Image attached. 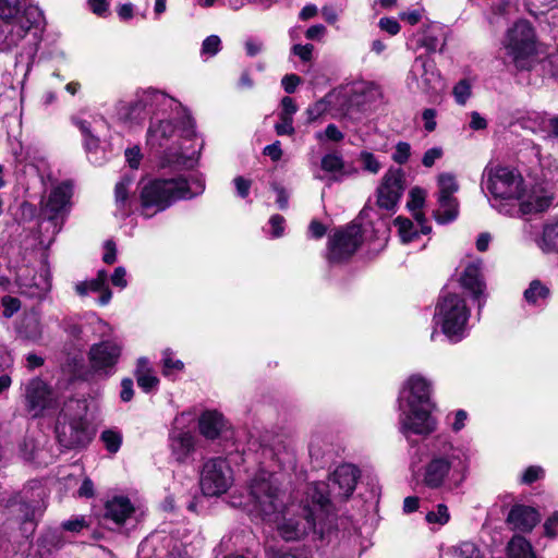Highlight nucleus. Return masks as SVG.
Returning <instances> with one entry per match:
<instances>
[{
	"label": "nucleus",
	"instance_id": "f257e3e1",
	"mask_svg": "<svg viewBox=\"0 0 558 558\" xmlns=\"http://www.w3.org/2000/svg\"><path fill=\"white\" fill-rule=\"evenodd\" d=\"M465 451L444 437H437L430 449V458L424 466L423 483L428 488L441 487L450 476L462 481L468 469Z\"/></svg>",
	"mask_w": 558,
	"mask_h": 558
},
{
	"label": "nucleus",
	"instance_id": "f03ea898",
	"mask_svg": "<svg viewBox=\"0 0 558 558\" xmlns=\"http://www.w3.org/2000/svg\"><path fill=\"white\" fill-rule=\"evenodd\" d=\"M196 190H192L186 179H156L146 183L140 193L141 211L145 218L169 208L174 202L192 198L204 191V182L194 179Z\"/></svg>",
	"mask_w": 558,
	"mask_h": 558
},
{
	"label": "nucleus",
	"instance_id": "7ed1b4c3",
	"mask_svg": "<svg viewBox=\"0 0 558 558\" xmlns=\"http://www.w3.org/2000/svg\"><path fill=\"white\" fill-rule=\"evenodd\" d=\"M335 530L336 513L318 511L312 500L307 499V492L300 506V512L278 523L280 536L288 542L302 539L308 535L323 541Z\"/></svg>",
	"mask_w": 558,
	"mask_h": 558
},
{
	"label": "nucleus",
	"instance_id": "20e7f679",
	"mask_svg": "<svg viewBox=\"0 0 558 558\" xmlns=\"http://www.w3.org/2000/svg\"><path fill=\"white\" fill-rule=\"evenodd\" d=\"M359 477L360 471L355 465L341 464L329 475L327 483L315 482L307 486V499L318 511L335 513L331 500H347L353 494Z\"/></svg>",
	"mask_w": 558,
	"mask_h": 558
},
{
	"label": "nucleus",
	"instance_id": "39448f33",
	"mask_svg": "<svg viewBox=\"0 0 558 558\" xmlns=\"http://www.w3.org/2000/svg\"><path fill=\"white\" fill-rule=\"evenodd\" d=\"M250 511L263 521L278 523L286 508L284 493L280 488L275 474L265 470L258 471L248 485Z\"/></svg>",
	"mask_w": 558,
	"mask_h": 558
},
{
	"label": "nucleus",
	"instance_id": "423d86ee",
	"mask_svg": "<svg viewBox=\"0 0 558 558\" xmlns=\"http://www.w3.org/2000/svg\"><path fill=\"white\" fill-rule=\"evenodd\" d=\"M85 405L82 401L70 399L64 402L56 422V436L61 447L76 449L88 444L89 437L84 421Z\"/></svg>",
	"mask_w": 558,
	"mask_h": 558
},
{
	"label": "nucleus",
	"instance_id": "0eeeda50",
	"mask_svg": "<svg viewBox=\"0 0 558 558\" xmlns=\"http://www.w3.org/2000/svg\"><path fill=\"white\" fill-rule=\"evenodd\" d=\"M179 106L178 101L156 89H145L136 94L134 101L120 109V116L131 122L141 123L147 117L150 121L159 113L166 114Z\"/></svg>",
	"mask_w": 558,
	"mask_h": 558
},
{
	"label": "nucleus",
	"instance_id": "6e6552de",
	"mask_svg": "<svg viewBox=\"0 0 558 558\" xmlns=\"http://www.w3.org/2000/svg\"><path fill=\"white\" fill-rule=\"evenodd\" d=\"M470 311L464 299L457 293H444L437 304L436 318L442 332L452 341L463 337Z\"/></svg>",
	"mask_w": 558,
	"mask_h": 558
},
{
	"label": "nucleus",
	"instance_id": "1a4fd4ad",
	"mask_svg": "<svg viewBox=\"0 0 558 558\" xmlns=\"http://www.w3.org/2000/svg\"><path fill=\"white\" fill-rule=\"evenodd\" d=\"M232 470L223 458L208 459L201 470L199 485L204 495L219 496L232 484Z\"/></svg>",
	"mask_w": 558,
	"mask_h": 558
},
{
	"label": "nucleus",
	"instance_id": "9d476101",
	"mask_svg": "<svg viewBox=\"0 0 558 558\" xmlns=\"http://www.w3.org/2000/svg\"><path fill=\"white\" fill-rule=\"evenodd\" d=\"M363 242L361 226L349 225L337 230L328 241L327 259L329 263H341L349 259Z\"/></svg>",
	"mask_w": 558,
	"mask_h": 558
},
{
	"label": "nucleus",
	"instance_id": "9b49d317",
	"mask_svg": "<svg viewBox=\"0 0 558 558\" xmlns=\"http://www.w3.org/2000/svg\"><path fill=\"white\" fill-rule=\"evenodd\" d=\"M409 84L415 83L417 88L433 96L440 95L446 89V84L435 64L420 56L415 59L408 76Z\"/></svg>",
	"mask_w": 558,
	"mask_h": 558
},
{
	"label": "nucleus",
	"instance_id": "f8f14e48",
	"mask_svg": "<svg viewBox=\"0 0 558 558\" xmlns=\"http://www.w3.org/2000/svg\"><path fill=\"white\" fill-rule=\"evenodd\" d=\"M121 355V347L112 340L95 343L88 352L90 369L101 376L109 377L114 373V367Z\"/></svg>",
	"mask_w": 558,
	"mask_h": 558
},
{
	"label": "nucleus",
	"instance_id": "ddd939ff",
	"mask_svg": "<svg viewBox=\"0 0 558 558\" xmlns=\"http://www.w3.org/2000/svg\"><path fill=\"white\" fill-rule=\"evenodd\" d=\"M43 495L44 489L40 486L25 487L22 492L13 495L7 502V507H15L20 513L24 533L33 534L35 531V509Z\"/></svg>",
	"mask_w": 558,
	"mask_h": 558
},
{
	"label": "nucleus",
	"instance_id": "4468645a",
	"mask_svg": "<svg viewBox=\"0 0 558 558\" xmlns=\"http://www.w3.org/2000/svg\"><path fill=\"white\" fill-rule=\"evenodd\" d=\"M523 179L510 168H498L490 174V195L505 201L520 199L523 195Z\"/></svg>",
	"mask_w": 558,
	"mask_h": 558
},
{
	"label": "nucleus",
	"instance_id": "2eb2a0df",
	"mask_svg": "<svg viewBox=\"0 0 558 558\" xmlns=\"http://www.w3.org/2000/svg\"><path fill=\"white\" fill-rule=\"evenodd\" d=\"M434 407H409V411L400 414V432L409 436L429 435L436 429V421L430 412Z\"/></svg>",
	"mask_w": 558,
	"mask_h": 558
},
{
	"label": "nucleus",
	"instance_id": "dca6fc26",
	"mask_svg": "<svg viewBox=\"0 0 558 558\" xmlns=\"http://www.w3.org/2000/svg\"><path fill=\"white\" fill-rule=\"evenodd\" d=\"M24 397L26 409L34 417L40 416L45 410L57 405L53 391L38 377L25 384Z\"/></svg>",
	"mask_w": 558,
	"mask_h": 558
},
{
	"label": "nucleus",
	"instance_id": "f3484780",
	"mask_svg": "<svg viewBox=\"0 0 558 558\" xmlns=\"http://www.w3.org/2000/svg\"><path fill=\"white\" fill-rule=\"evenodd\" d=\"M21 294L31 299L43 300L51 290V275L47 267H41L38 271L24 269L17 275Z\"/></svg>",
	"mask_w": 558,
	"mask_h": 558
},
{
	"label": "nucleus",
	"instance_id": "a211bd4d",
	"mask_svg": "<svg viewBox=\"0 0 558 558\" xmlns=\"http://www.w3.org/2000/svg\"><path fill=\"white\" fill-rule=\"evenodd\" d=\"M404 173L401 169H389L377 189V205L391 210L400 201L404 191Z\"/></svg>",
	"mask_w": 558,
	"mask_h": 558
},
{
	"label": "nucleus",
	"instance_id": "6ab92c4d",
	"mask_svg": "<svg viewBox=\"0 0 558 558\" xmlns=\"http://www.w3.org/2000/svg\"><path fill=\"white\" fill-rule=\"evenodd\" d=\"M507 49L515 66L521 70L531 69L539 57L535 37H511Z\"/></svg>",
	"mask_w": 558,
	"mask_h": 558
},
{
	"label": "nucleus",
	"instance_id": "aec40b11",
	"mask_svg": "<svg viewBox=\"0 0 558 558\" xmlns=\"http://www.w3.org/2000/svg\"><path fill=\"white\" fill-rule=\"evenodd\" d=\"M46 19L43 11L36 5H27L16 15L10 25L8 35H43L46 29Z\"/></svg>",
	"mask_w": 558,
	"mask_h": 558
},
{
	"label": "nucleus",
	"instance_id": "412c9836",
	"mask_svg": "<svg viewBox=\"0 0 558 558\" xmlns=\"http://www.w3.org/2000/svg\"><path fill=\"white\" fill-rule=\"evenodd\" d=\"M483 267V260H473L466 265L460 277L461 286L472 294L474 300L478 301V312H481L484 306V302L482 303L480 298L483 295L486 288Z\"/></svg>",
	"mask_w": 558,
	"mask_h": 558
},
{
	"label": "nucleus",
	"instance_id": "4be33fe9",
	"mask_svg": "<svg viewBox=\"0 0 558 558\" xmlns=\"http://www.w3.org/2000/svg\"><path fill=\"white\" fill-rule=\"evenodd\" d=\"M541 513L537 509L526 505H514L510 509L506 522L511 530L530 533L539 523Z\"/></svg>",
	"mask_w": 558,
	"mask_h": 558
},
{
	"label": "nucleus",
	"instance_id": "5701e85b",
	"mask_svg": "<svg viewBox=\"0 0 558 558\" xmlns=\"http://www.w3.org/2000/svg\"><path fill=\"white\" fill-rule=\"evenodd\" d=\"M72 196V185L70 182H62L54 186L48 197L46 210L49 213V220H57L66 210Z\"/></svg>",
	"mask_w": 558,
	"mask_h": 558
},
{
	"label": "nucleus",
	"instance_id": "b1692460",
	"mask_svg": "<svg viewBox=\"0 0 558 558\" xmlns=\"http://www.w3.org/2000/svg\"><path fill=\"white\" fill-rule=\"evenodd\" d=\"M409 397L407 399L409 407H434L430 401V383L421 375H412L408 381Z\"/></svg>",
	"mask_w": 558,
	"mask_h": 558
},
{
	"label": "nucleus",
	"instance_id": "393cba45",
	"mask_svg": "<svg viewBox=\"0 0 558 558\" xmlns=\"http://www.w3.org/2000/svg\"><path fill=\"white\" fill-rule=\"evenodd\" d=\"M169 110L166 114L159 113L157 118L150 121L147 131V140L153 146L161 147L163 142L168 141L174 133V124L168 118Z\"/></svg>",
	"mask_w": 558,
	"mask_h": 558
},
{
	"label": "nucleus",
	"instance_id": "a878e982",
	"mask_svg": "<svg viewBox=\"0 0 558 558\" xmlns=\"http://www.w3.org/2000/svg\"><path fill=\"white\" fill-rule=\"evenodd\" d=\"M134 512V507L126 497H113L105 507V519L112 521L116 526L122 525Z\"/></svg>",
	"mask_w": 558,
	"mask_h": 558
},
{
	"label": "nucleus",
	"instance_id": "bb28decb",
	"mask_svg": "<svg viewBox=\"0 0 558 558\" xmlns=\"http://www.w3.org/2000/svg\"><path fill=\"white\" fill-rule=\"evenodd\" d=\"M170 448L174 459L183 463L195 449L194 436L189 432H173L170 435Z\"/></svg>",
	"mask_w": 558,
	"mask_h": 558
},
{
	"label": "nucleus",
	"instance_id": "cd10ccee",
	"mask_svg": "<svg viewBox=\"0 0 558 558\" xmlns=\"http://www.w3.org/2000/svg\"><path fill=\"white\" fill-rule=\"evenodd\" d=\"M223 426V416L217 411H205L198 420L201 434L210 440L216 439L220 435Z\"/></svg>",
	"mask_w": 558,
	"mask_h": 558
},
{
	"label": "nucleus",
	"instance_id": "c85d7f7f",
	"mask_svg": "<svg viewBox=\"0 0 558 558\" xmlns=\"http://www.w3.org/2000/svg\"><path fill=\"white\" fill-rule=\"evenodd\" d=\"M320 167L324 171L332 173L333 181H340L344 177L356 173V169L347 170L345 162L339 151H332L323 156Z\"/></svg>",
	"mask_w": 558,
	"mask_h": 558
},
{
	"label": "nucleus",
	"instance_id": "c756f323",
	"mask_svg": "<svg viewBox=\"0 0 558 558\" xmlns=\"http://www.w3.org/2000/svg\"><path fill=\"white\" fill-rule=\"evenodd\" d=\"M425 196L426 192L425 190L421 187H413L409 193V201L407 203V207L409 210L413 213V218L421 225L422 229L421 232L423 234H427L430 232L432 228L428 226H425V215L421 211V208L423 207L425 203Z\"/></svg>",
	"mask_w": 558,
	"mask_h": 558
},
{
	"label": "nucleus",
	"instance_id": "7c9ffc66",
	"mask_svg": "<svg viewBox=\"0 0 558 558\" xmlns=\"http://www.w3.org/2000/svg\"><path fill=\"white\" fill-rule=\"evenodd\" d=\"M506 554L508 558H537L531 542L520 534L510 538Z\"/></svg>",
	"mask_w": 558,
	"mask_h": 558
},
{
	"label": "nucleus",
	"instance_id": "2f4dec72",
	"mask_svg": "<svg viewBox=\"0 0 558 558\" xmlns=\"http://www.w3.org/2000/svg\"><path fill=\"white\" fill-rule=\"evenodd\" d=\"M135 377L138 387L145 392L156 389L159 384V379L153 374L148 366V360L145 357L138 359Z\"/></svg>",
	"mask_w": 558,
	"mask_h": 558
},
{
	"label": "nucleus",
	"instance_id": "473e14b6",
	"mask_svg": "<svg viewBox=\"0 0 558 558\" xmlns=\"http://www.w3.org/2000/svg\"><path fill=\"white\" fill-rule=\"evenodd\" d=\"M439 208L434 211L435 220L440 225L454 221L459 216V202L457 198H437Z\"/></svg>",
	"mask_w": 558,
	"mask_h": 558
},
{
	"label": "nucleus",
	"instance_id": "72a5a7b5",
	"mask_svg": "<svg viewBox=\"0 0 558 558\" xmlns=\"http://www.w3.org/2000/svg\"><path fill=\"white\" fill-rule=\"evenodd\" d=\"M19 333L24 339L37 341L41 338V326L36 315H26L19 326Z\"/></svg>",
	"mask_w": 558,
	"mask_h": 558
},
{
	"label": "nucleus",
	"instance_id": "f704fd0d",
	"mask_svg": "<svg viewBox=\"0 0 558 558\" xmlns=\"http://www.w3.org/2000/svg\"><path fill=\"white\" fill-rule=\"evenodd\" d=\"M438 194L437 198H456L454 194L459 190L456 177L451 173H440L438 175Z\"/></svg>",
	"mask_w": 558,
	"mask_h": 558
},
{
	"label": "nucleus",
	"instance_id": "c9c22d12",
	"mask_svg": "<svg viewBox=\"0 0 558 558\" xmlns=\"http://www.w3.org/2000/svg\"><path fill=\"white\" fill-rule=\"evenodd\" d=\"M73 124L81 131L84 137V147L87 151L98 148L99 138L92 133L90 123L80 118H72Z\"/></svg>",
	"mask_w": 558,
	"mask_h": 558
},
{
	"label": "nucleus",
	"instance_id": "e433bc0d",
	"mask_svg": "<svg viewBox=\"0 0 558 558\" xmlns=\"http://www.w3.org/2000/svg\"><path fill=\"white\" fill-rule=\"evenodd\" d=\"M132 180L130 178H123L116 184L114 198L117 206L123 210V215H129L130 203H129V186Z\"/></svg>",
	"mask_w": 558,
	"mask_h": 558
},
{
	"label": "nucleus",
	"instance_id": "4c0bfd02",
	"mask_svg": "<svg viewBox=\"0 0 558 558\" xmlns=\"http://www.w3.org/2000/svg\"><path fill=\"white\" fill-rule=\"evenodd\" d=\"M541 247L547 252H558V220L544 228Z\"/></svg>",
	"mask_w": 558,
	"mask_h": 558
},
{
	"label": "nucleus",
	"instance_id": "58836bf2",
	"mask_svg": "<svg viewBox=\"0 0 558 558\" xmlns=\"http://www.w3.org/2000/svg\"><path fill=\"white\" fill-rule=\"evenodd\" d=\"M551 199L553 198L548 195L530 196L529 199L522 202V210L524 213L544 211L550 206Z\"/></svg>",
	"mask_w": 558,
	"mask_h": 558
},
{
	"label": "nucleus",
	"instance_id": "ea45409f",
	"mask_svg": "<svg viewBox=\"0 0 558 558\" xmlns=\"http://www.w3.org/2000/svg\"><path fill=\"white\" fill-rule=\"evenodd\" d=\"M395 225L403 243H410L418 236V232L414 229L413 222L404 217H397Z\"/></svg>",
	"mask_w": 558,
	"mask_h": 558
},
{
	"label": "nucleus",
	"instance_id": "a19ab883",
	"mask_svg": "<svg viewBox=\"0 0 558 558\" xmlns=\"http://www.w3.org/2000/svg\"><path fill=\"white\" fill-rule=\"evenodd\" d=\"M452 553L456 558H483L484 555L478 546L473 542H461L452 547Z\"/></svg>",
	"mask_w": 558,
	"mask_h": 558
},
{
	"label": "nucleus",
	"instance_id": "79ce46f5",
	"mask_svg": "<svg viewBox=\"0 0 558 558\" xmlns=\"http://www.w3.org/2000/svg\"><path fill=\"white\" fill-rule=\"evenodd\" d=\"M20 13V0H0V20L10 25Z\"/></svg>",
	"mask_w": 558,
	"mask_h": 558
},
{
	"label": "nucleus",
	"instance_id": "37998d69",
	"mask_svg": "<svg viewBox=\"0 0 558 558\" xmlns=\"http://www.w3.org/2000/svg\"><path fill=\"white\" fill-rule=\"evenodd\" d=\"M411 49L425 48L427 52H435L438 49V37H411L407 43Z\"/></svg>",
	"mask_w": 558,
	"mask_h": 558
},
{
	"label": "nucleus",
	"instance_id": "c03bdc74",
	"mask_svg": "<svg viewBox=\"0 0 558 558\" xmlns=\"http://www.w3.org/2000/svg\"><path fill=\"white\" fill-rule=\"evenodd\" d=\"M100 438L109 452L116 453L119 451L122 444L121 433L112 429H107L101 433Z\"/></svg>",
	"mask_w": 558,
	"mask_h": 558
},
{
	"label": "nucleus",
	"instance_id": "a18cd8bd",
	"mask_svg": "<svg viewBox=\"0 0 558 558\" xmlns=\"http://www.w3.org/2000/svg\"><path fill=\"white\" fill-rule=\"evenodd\" d=\"M184 364L180 360L173 359V352L170 349H166L162 353V374L170 376L173 372L182 371Z\"/></svg>",
	"mask_w": 558,
	"mask_h": 558
},
{
	"label": "nucleus",
	"instance_id": "49530a36",
	"mask_svg": "<svg viewBox=\"0 0 558 558\" xmlns=\"http://www.w3.org/2000/svg\"><path fill=\"white\" fill-rule=\"evenodd\" d=\"M548 295V289L539 281H533L529 289L524 292V298L529 303H537L538 300L545 299Z\"/></svg>",
	"mask_w": 558,
	"mask_h": 558
},
{
	"label": "nucleus",
	"instance_id": "de8ad7c7",
	"mask_svg": "<svg viewBox=\"0 0 558 558\" xmlns=\"http://www.w3.org/2000/svg\"><path fill=\"white\" fill-rule=\"evenodd\" d=\"M359 159L362 162L363 170L369 173L376 174L381 169V163L378 161L375 155L369 151H361Z\"/></svg>",
	"mask_w": 558,
	"mask_h": 558
},
{
	"label": "nucleus",
	"instance_id": "09e8293b",
	"mask_svg": "<svg viewBox=\"0 0 558 558\" xmlns=\"http://www.w3.org/2000/svg\"><path fill=\"white\" fill-rule=\"evenodd\" d=\"M449 511L446 505L439 504L436 507V510L429 511L426 514V521L428 523H437L440 525L446 524L449 521Z\"/></svg>",
	"mask_w": 558,
	"mask_h": 558
},
{
	"label": "nucleus",
	"instance_id": "8fccbe9b",
	"mask_svg": "<svg viewBox=\"0 0 558 558\" xmlns=\"http://www.w3.org/2000/svg\"><path fill=\"white\" fill-rule=\"evenodd\" d=\"M329 104V101L323 98L316 101L314 105L310 106L306 109L307 122H314L324 116L328 110Z\"/></svg>",
	"mask_w": 558,
	"mask_h": 558
},
{
	"label": "nucleus",
	"instance_id": "3c124183",
	"mask_svg": "<svg viewBox=\"0 0 558 558\" xmlns=\"http://www.w3.org/2000/svg\"><path fill=\"white\" fill-rule=\"evenodd\" d=\"M456 101L459 105H464L471 95V84L468 80L459 81L452 90Z\"/></svg>",
	"mask_w": 558,
	"mask_h": 558
},
{
	"label": "nucleus",
	"instance_id": "603ef678",
	"mask_svg": "<svg viewBox=\"0 0 558 558\" xmlns=\"http://www.w3.org/2000/svg\"><path fill=\"white\" fill-rule=\"evenodd\" d=\"M220 49V37H206L202 45L201 54L205 58H210L218 53Z\"/></svg>",
	"mask_w": 558,
	"mask_h": 558
},
{
	"label": "nucleus",
	"instance_id": "864d4df0",
	"mask_svg": "<svg viewBox=\"0 0 558 558\" xmlns=\"http://www.w3.org/2000/svg\"><path fill=\"white\" fill-rule=\"evenodd\" d=\"M411 156V146L407 142H399L392 154V160L398 165H404Z\"/></svg>",
	"mask_w": 558,
	"mask_h": 558
},
{
	"label": "nucleus",
	"instance_id": "5fc2aeb1",
	"mask_svg": "<svg viewBox=\"0 0 558 558\" xmlns=\"http://www.w3.org/2000/svg\"><path fill=\"white\" fill-rule=\"evenodd\" d=\"M556 0H526V7L533 15L543 14L549 11Z\"/></svg>",
	"mask_w": 558,
	"mask_h": 558
},
{
	"label": "nucleus",
	"instance_id": "6e6d98bb",
	"mask_svg": "<svg viewBox=\"0 0 558 558\" xmlns=\"http://www.w3.org/2000/svg\"><path fill=\"white\" fill-rule=\"evenodd\" d=\"M105 287L100 284V282L94 278L87 281H81L75 284V291L78 295L85 296L88 292H99Z\"/></svg>",
	"mask_w": 558,
	"mask_h": 558
},
{
	"label": "nucleus",
	"instance_id": "4d7b16f0",
	"mask_svg": "<svg viewBox=\"0 0 558 558\" xmlns=\"http://www.w3.org/2000/svg\"><path fill=\"white\" fill-rule=\"evenodd\" d=\"M326 137L331 142H341L344 138V134L338 129V126L333 123H330L326 126L324 132L316 133V138L318 141H323Z\"/></svg>",
	"mask_w": 558,
	"mask_h": 558
},
{
	"label": "nucleus",
	"instance_id": "13d9d810",
	"mask_svg": "<svg viewBox=\"0 0 558 558\" xmlns=\"http://www.w3.org/2000/svg\"><path fill=\"white\" fill-rule=\"evenodd\" d=\"M544 535L548 538L558 536V511L550 514L543 524Z\"/></svg>",
	"mask_w": 558,
	"mask_h": 558
},
{
	"label": "nucleus",
	"instance_id": "bf43d9fd",
	"mask_svg": "<svg viewBox=\"0 0 558 558\" xmlns=\"http://www.w3.org/2000/svg\"><path fill=\"white\" fill-rule=\"evenodd\" d=\"M544 469L538 465L529 466L522 474L521 483L532 484L544 476Z\"/></svg>",
	"mask_w": 558,
	"mask_h": 558
},
{
	"label": "nucleus",
	"instance_id": "052dcab7",
	"mask_svg": "<svg viewBox=\"0 0 558 558\" xmlns=\"http://www.w3.org/2000/svg\"><path fill=\"white\" fill-rule=\"evenodd\" d=\"M444 155V150L441 147H433L427 149L422 158V163L426 168H432L436 160L440 159Z\"/></svg>",
	"mask_w": 558,
	"mask_h": 558
},
{
	"label": "nucleus",
	"instance_id": "680f3d73",
	"mask_svg": "<svg viewBox=\"0 0 558 558\" xmlns=\"http://www.w3.org/2000/svg\"><path fill=\"white\" fill-rule=\"evenodd\" d=\"M88 7L99 17H106L110 13L108 0H88Z\"/></svg>",
	"mask_w": 558,
	"mask_h": 558
},
{
	"label": "nucleus",
	"instance_id": "e2e57ef3",
	"mask_svg": "<svg viewBox=\"0 0 558 558\" xmlns=\"http://www.w3.org/2000/svg\"><path fill=\"white\" fill-rule=\"evenodd\" d=\"M278 135H292L294 133L293 118L280 116V122L275 125Z\"/></svg>",
	"mask_w": 558,
	"mask_h": 558
},
{
	"label": "nucleus",
	"instance_id": "0e129e2a",
	"mask_svg": "<svg viewBox=\"0 0 558 558\" xmlns=\"http://www.w3.org/2000/svg\"><path fill=\"white\" fill-rule=\"evenodd\" d=\"M87 526H88V524H87V522H86L84 517H76L74 519H70V520L64 521L62 523L63 530L69 531V532H73V533H78L84 527H87Z\"/></svg>",
	"mask_w": 558,
	"mask_h": 558
},
{
	"label": "nucleus",
	"instance_id": "69168bd1",
	"mask_svg": "<svg viewBox=\"0 0 558 558\" xmlns=\"http://www.w3.org/2000/svg\"><path fill=\"white\" fill-rule=\"evenodd\" d=\"M437 111L433 108H427L422 112V119L424 121V129L427 132H434L437 126L436 122Z\"/></svg>",
	"mask_w": 558,
	"mask_h": 558
},
{
	"label": "nucleus",
	"instance_id": "338daca9",
	"mask_svg": "<svg viewBox=\"0 0 558 558\" xmlns=\"http://www.w3.org/2000/svg\"><path fill=\"white\" fill-rule=\"evenodd\" d=\"M379 27L389 35H397L400 32V24L395 17H381Z\"/></svg>",
	"mask_w": 558,
	"mask_h": 558
},
{
	"label": "nucleus",
	"instance_id": "774afa93",
	"mask_svg": "<svg viewBox=\"0 0 558 558\" xmlns=\"http://www.w3.org/2000/svg\"><path fill=\"white\" fill-rule=\"evenodd\" d=\"M302 80L296 74H287L281 80V85L288 94L295 92L296 87L301 84Z\"/></svg>",
	"mask_w": 558,
	"mask_h": 558
}]
</instances>
